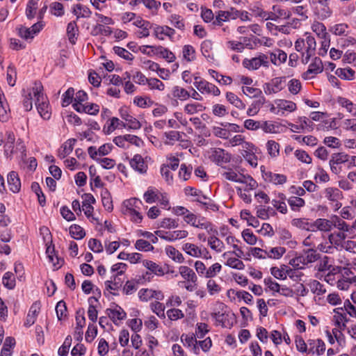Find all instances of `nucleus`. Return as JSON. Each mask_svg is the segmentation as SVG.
Returning <instances> with one entry per match:
<instances>
[{
  "label": "nucleus",
  "instance_id": "393cba45",
  "mask_svg": "<svg viewBox=\"0 0 356 356\" xmlns=\"http://www.w3.org/2000/svg\"><path fill=\"white\" fill-rule=\"evenodd\" d=\"M78 32L79 28L77 26L76 22L75 21L70 22L67 26V35L70 43H76Z\"/></svg>",
  "mask_w": 356,
  "mask_h": 356
},
{
  "label": "nucleus",
  "instance_id": "e433bc0d",
  "mask_svg": "<svg viewBox=\"0 0 356 356\" xmlns=\"http://www.w3.org/2000/svg\"><path fill=\"white\" fill-rule=\"evenodd\" d=\"M69 230L71 236L76 240L82 239L86 236L84 229L78 225H71Z\"/></svg>",
  "mask_w": 356,
  "mask_h": 356
},
{
  "label": "nucleus",
  "instance_id": "aec40b11",
  "mask_svg": "<svg viewBox=\"0 0 356 356\" xmlns=\"http://www.w3.org/2000/svg\"><path fill=\"white\" fill-rule=\"evenodd\" d=\"M46 254L49 261L51 263L56 269L60 268L64 264V259L56 254L54 248L48 246L46 250Z\"/></svg>",
  "mask_w": 356,
  "mask_h": 356
},
{
  "label": "nucleus",
  "instance_id": "13d9d810",
  "mask_svg": "<svg viewBox=\"0 0 356 356\" xmlns=\"http://www.w3.org/2000/svg\"><path fill=\"white\" fill-rule=\"evenodd\" d=\"M135 247L140 251H151L154 250V247L151 243L143 239H138L136 241Z\"/></svg>",
  "mask_w": 356,
  "mask_h": 356
},
{
  "label": "nucleus",
  "instance_id": "9d476101",
  "mask_svg": "<svg viewBox=\"0 0 356 356\" xmlns=\"http://www.w3.org/2000/svg\"><path fill=\"white\" fill-rule=\"evenodd\" d=\"M154 233L157 236L168 241H173L177 239L186 238L188 234L186 230H177L173 232L157 230Z\"/></svg>",
  "mask_w": 356,
  "mask_h": 356
},
{
  "label": "nucleus",
  "instance_id": "20e7f679",
  "mask_svg": "<svg viewBox=\"0 0 356 356\" xmlns=\"http://www.w3.org/2000/svg\"><path fill=\"white\" fill-rule=\"evenodd\" d=\"M268 59V58L266 54L260 53L257 57L251 59L245 58L243 60V65L250 70H256L261 66L268 67L269 61Z\"/></svg>",
  "mask_w": 356,
  "mask_h": 356
},
{
  "label": "nucleus",
  "instance_id": "423d86ee",
  "mask_svg": "<svg viewBox=\"0 0 356 356\" xmlns=\"http://www.w3.org/2000/svg\"><path fill=\"white\" fill-rule=\"evenodd\" d=\"M312 3L315 6V13L320 19H325L331 16L330 0H312Z\"/></svg>",
  "mask_w": 356,
  "mask_h": 356
},
{
  "label": "nucleus",
  "instance_id": "cd10ccee",
  "mask_svg": "<svg viewBox=\"0 0 356 356\" xmlns=\"http://www.w3.org/2000/svg\"><path fill=\"white\" fill-rule=\"evenodd\" d=\"M172 95L175 98H177L181 101H185L191 97V94L186 89L175 86L172 89Z\"/></svg>",
  "mask_w": 356,
  "mask_h": 356
},
{
  "label": "nucleus",
  "instance_id": "f8f14e48",
  "mask_svg": "<svg viewBox=\"0 0 356 356\" xmlns=\"http://www.w3.org/2000/svg\"><path fill=\"white\" fill-rule=\"evenodd\" d=\"M105 313L116 325H118V321L124 320L127 317V313L120 306L116 304H115V307L113 309H106Z\"/></svg>",
  "mask_w": 356,
  "mask_h": 356
},
{
  "label": "nucleus",
  "instance_id": "09e8293b",
  "mask_svg": "<svg viewBox=\"0 0 356 356\" xmlns=\"http://www.w3.org/2000/svg\"><path fill=\"white\" fill-rule=\"evenodd\" d=\"M288 203L293 211H297L299 208L304 207L305 202L300 197H291L288 199Z\"/></svg>",
  "mask_w": 356,
  "mask_h": 356
},
{
  "label": "nucleus",
  "instance_id": "5fc2aeb1",
  "mask_svg": "<svg viewBox=\"0 0 356 356\" xmlns=\"http://www.w3.org/2000/svg\"><path fill=\"white\" fill-rule=\"evenodd\" d=\"M193 168L191 165H187L185 163H182L180 166L179 172V176L182 178L184 181L188 180L191 175Z\"/></svg>",
  "mask_w": 356,
  "mask_h": 356
},
{
  "label": "nucleus",
  "instance_id": "9b49d317",
  "mask_svg": "<svg viewBox=\"0 0 356 356\" xmlns=\"http://www.w3.org/2000/svg\"><path fill=\"white\" fill-rule=\"evenodd\" d=\"M237 13L238 10L234 8H230L229 10L226 11L220 10L218 12L216 19L213 21V24L222 26L223 22L236 19L238 18Z\"/></svg>",
  "mask_w": 356,
  "mask_h": 356
},
{
  "label": "nucleus",
  "instance_id": "4be33fe9",
  "mask_svg": "<svg viewBox=\"0 0 356 356\" xmlns=\"http://www.w3.org/2000/svg\"><path fill=\"white\" fill-rule=\"evenodd\" d=\"M179 273L181 277L188 282L195 284L197 277L193 269L186 266H181L179 268Z\"/></svg>",
  "mask_w": 356,
  "mask_h": 356
},
{
  "label": "nucleus",
  "instance_id": "4d7b16f0",
  "mask_svg": "<svg viewBox=\"0 0 356 356\" xmlns=\"http://www.w3.org/2000/svg\"><path fill=\"white\" fill-rule=\"evenodd\" d=\"M56 312L58 320L67 316V307L63 300L59 301L56 306Z\"/></svg>",
  "mask_w": 356,
  "mask_h": 356
},
{
  "label": "nucleus",
  "instance_id": "864d4df0",
  "mask_svg": "<svg viewBox=\"0 0 356 356\" xmlns=\"http://www.w3.org/2000/svg\"><path fill=\"white\" fill-rule=\"evenodd\" d=\"M74 90L73 88H69L63 95L62 106L65 107L71 104L74 99Z\"/></svg>",
  "mask_w": 356,
  "mask_h": 356
},
{
  "label": "nucleus",
  "instance_id": "f03ea898",
  "mask_svg": "<svg viewBox=\"0 0 356 356\" xmlns=\"http://www.w3.org/2000/svg\"><path fill=\"white\" fill-rule=\"evenodd\" d=\"M184 191L186 195L197 197L195 201L204 206L206 210H211L213 211H217L218 210V206L213 203L211 200H209V202L204 201V200H207L209 198L202 193V191L191 186H188L185 188Z\"/></svg>",
  "mask_w": 356,
  "mask_h": 356
},
{
  "label": "nucleus",
  "instance_id": "72a5a7b5",
  "mask_svg": "<svg viewBox=\"0 0 356 356\" xmlns=\"http://www.w3.org/2000/svg\"><path fill=\"white\" fill-rule=\"evenodd\" d=\"M208 243L210 245V248L217 252H222V250L225 248L223 242L215 235H212L208 238Z\"/></svg>",
  "mask_w": 356,
  "mask_h": 356
},
{
  "label": "nucleus",
  "instance_id": "473e14b6",
  "mask_svg": "<svg viewBox=\"0 0 356 356\" xmlns=\"http://www.w3.org/2000/svg\"><path fill=\"white\" fill-rule=\"evenodd\" d=\"M165 252L167 255L175 261L181 263L184 260L182 254L172 246H167L165 248Z\"/></svg>",
  "mask_w": 356,
  "mask_h": 356
},
{
  "label": "nucleus",
  "instance_id": "2eb2a0df",
  "mask_svg": "<svg viewBox=\"0 0 356 356\" xmlns=\"http://www.w3.org/2000/svg\"><path fill=\"white\" fill-rule=\"evenodd\" d=\"M40 311V302L36 301L31 306L27 314L24 326L30 327L35 323L36 317Z\"/></svg>",
  "mask_w": 356,
  "mask_h": 356
},
{
  "label": "nucleus",
  "instance_id": "58836bf2",
  "mask_svg": "<svg viewBox=\"0 0 356 356\" xmlns=\"http://www.w3.org/2000/svg\"><path fill=\"white\" fill-rule=\"evenodd\" d=\"M335 74L342 79L353 80L355 76V71L351 68H338Z\"/></svg>",
  "mask_w": 356,
  "mask_h": 356
},
{
  "label": "nucleus",
  "instance_id": "79ce46f5",
  "mask_svg": "<svg viewBox=\"0 0 356 356\" xmlns=\"http://www.w3.org/2000/svg\"><path fill=\"white\" fill-rule=\"evenodd\" d=\"M106 288L107 290H118L122 285V281L118 275L111 277V280L105 282Z\"/></svg>",
  "mask_w": 356,
  "mask_h": 356
},
{
  "label": "nucleus",
  "instance_id": "7ed1b4c3",
  "mask_svg": "<svg viewBox=\"0 0 356 356\" xmlns=\"http://www.w3.org/2000/svg\"><path fill=\"white\" fill-rule=\"evenodd\" d=\"M349 155L344 152L334 153L329 161L330 170L335 175L339 174L342 170L341 165H346L348 161Z\"/></svg>",
  "mask_w": 356,
  "mask_h": 356
},
{
  "label": "nucleus",
  "instance_id": "4468645a",
  "mask_svg": "<svg viewBox=\"0 0 356 356\" xmlns=\"http://www.w3.org/2000/svg\"><path fill=\"white\" fill-rule=\"evenodd\" d=\"M32 90L36 108L40 106L42 102H49L47 97L43 93V86L40 82H35Z\"/></svg>",
  "mask_w": 356,
  "mask_h": 356
},
{
  "label": "nucleus",
  "instance_id": "412c9836",
  "mask_svg": "<svg viewBox=\"0 0 356 356\" xmlns=\"http://www.w3.org/2000/svg\"><path fill=\"white\" fill-rule=\"evenodd\" d=\"M8 184L10 190L13 193H18L21 188V181L18 174L15 171H11L8 175Z\"/></svg>",
  "mask_w": 356,
  "mask_h": 356
},
{
  "label": "nucleus",
  "instance_id": "ddd939ff",
  "mask_svg": "<svg viewBox=\"0 0 356 356\" xmlns=\"http://www.w3.org/2000/svg\"><path fill=\"white\" fill-rule=\"evenodd\" d=\"M146 47L151 49L152 54L159 56L169 63L175 61L176 58L175 54L171 51L162 46L146 45Z\"/></svg>",
  "mask_w": 356,
  "mask_h": 356
},
{
  "label": "nucleus",
  "instance_id": "de8ad7c7",
  "mask_svg": "<svg viewBox=\"0 0 356 356\" xmlns=\"http://www.w3.org/2000/svg\"><path fill=\"white\" fill-rule=\"evenodd\" d=\"M309 287L313 293L321 296L326 292L324 285L317 280H313L309 284Z\"/></svg>",
  "mask_w": 356,
  "mask_h": 356
},
{
  "label": "nucleus",
  "instance_id": "7c9ffc66",
  "mask_svg": "<svg viewBox=\"0 0 356 356\" xmlns=\"http://www.w3.org/2000/svg\"><path fill=\"white\" fill-rule=\"evenodd\" d=\"M325 197L331 202H337L343 197L341 191L336 188H327L325 189Z\"/></svg>",
  "mask_w": 356,
  "mask_h": 356
},
{
  "label": "nucleus",
  "instance_id": "603ef678",
  "mask_svg": "<svg viewBox=\"0 0 356 356\" xmlns=\"http://www.w3.org/2000/svg\"><path fill=\"white\" fill-rule=\"evenodd\" d=\"M182 53L184 58L188 62L193 60L195 58V51L191 45H184Z\"/></svg>",
  "mask_w": 356,
  "mask_h": 356
},
{
  "label": "nucleus",
  "instance_id": "4c0bfd02",
  "mask_svg": "<svg viewBox=\"0 0 356 356\" xmlns=\"http://www.w3.org/2000/svg\"><path fill=\"white\" fill-rule=\"evenodd\" d=\"M209 74L215 79L218 83L224 85H229L232 82V79L228 76H223L213 70H209Z\"/></svg>",
  "mask_w": 356,
  "mask_h": 356
},
{
  "label": "nucleus",
  "instance_id": "ea45409f",
  "mask_svg": "<svg viewBox=\"0 0 356 356\" xmlns=\"http://www.w3.org/2000/svg\"><path fill=\"white\" fill-rule=\"evenodd\" d=\"M112 33V30L108 26H104L102 24H97L95 25L92 31L91 34L92 35H104L106 36L110 35Z\"/></svg>",
  "mask_w": 356,
  "mask_h": 356
},
{
  "label": "nucleus",
  "instance_id": "5701e85b",
  "mask_svg": "<svg viewBox=\"0 0 356 356\" xmlns=\"http://www.w3.org/2000/svg\"><path fill=\"white\" fill-rule=\"evenodd\" d=\"M184 250L189 255L195 257H200L204 252L209 254L207 248L200 249L197 245L192 243H186L183 248Z\"/></svg>",
  "mask_w": 356,
  "mask_h": 356
},
{
  "label": "nucleus",
  "instance_id": "b1692460",
  "mask_svg": "<svg viewBox=\"0 0 356 356\" xmlns=\"http://www.w3.org/2000/svg\"><path fill=\"white\" fill-rule=\"evenodd\" d=\"M270 61L275 65H279L284 63L287 58V54L282 49H277L275 52L270 54Z\"/></svg>",
  "mask_w": 356,
  "mask_h": 356
},
{
  "label": "nucleus",
  "instance_id": "a211bd4d",
  "mask_svg": "<svg viewBox=\"0 0 356 356\" xmlns=\"http://www.w3.org/2000/svg\"><path fill=\"white\" fill-rule=\"evenodd\" d=\"M121 118L127 122V127L131 129H139L141 127L140 122L132 115H129L127 110L120 109Z\"/></svg>",
  "mask_w": 356,
  "mask_h": 356
},
{
  "label": "nucleus",
  "instance_id": "052dcab7",
  "mask_svg": "<svg viewBox=\"0 0 356 356\" xmlns=\"http://www.w3.org/2000/svg\"><path fill=\"white\" fill-rule=\"evenodd\" d=\"M257 152L253 151V152H248L245 151L242 153L243 156L245 158V159L249 163L250 165L252 167H257V157L255 155V153Z\"/></svg>",
  "mask_w": 356,
  "mask_h": 356
},
{
  "label": "nucleus",
  "instance_id": "49530a36",
  "mask_svg": "<svg viewBox=\"0 0 356 356\" xmlns=\"http://www.w3.org/2000/svg\"><path fill=\"white\" fill-rule=\"evenodd\" d=\"M113 49L115 54L124 58V60L131 61L134 58V56L123 47L115 46Z\"/></svg>",
  "mask_w": 356,
  "mask_h": 356
},
{
  "label": "nucleus",
  "instance_id": "1a4fd4ad",
  "mask_svg": "<svg viewBox=\"0 0 356 356\" xmlns=\"http://www.w3.org/2000/svg\"><path fill=\"white\" fill-rule=\"evenodd\" d=\"M143 264L150 271V273L147 272L146 274L143 276V279L145 280H150L152 273L158 276H163L165 274V268L160 266L152 261L147 259L143 260Z\"/></svg>",
  "mask_w": 356,
  "mask_h": 356
},
{
  "label": "nucleus",
  "instance_id": "3c124183",
  "mask_svg": "<svg viewBox=\"0 0 356 356\" xmlns=\"http://www.w3.org/2000/svg\"><path fill=\"white\" fill-rule=\"evenodd\" d=\"M37 110L42 118H43L45 120L50 119L51 113V109L49 108V102H42L40 106L37 107Z\"/></svg>",
  "mask_w": 356,
  "mask_h": 356
},
{
  "label": "nucleus",
  "instance_id": "f704fd0d",
  "mask_svg": "<svg viewBox=\"0 0 356 356\" xmlns=\"http://www.w3.org/2000/svg\"><path fill=\"white\" fill-rule=\"evenodd\" d=\"M265 103V98L261 97L259 99L254 101L247 111V114L249 116H253L258 113L261 106Z\"/></svg>",
  "mask_w": 356,
  "mask_h": 356
},
{
  "label": "nucleus",
  "instance_id": "6e6d98bb",
  "mask_svg": "<svg viewBox=\"0 0 356 356\" xmlns=\"http://www.w3.org/2000/svg\"><path fill=\"white\" fill-rule=\"evenodd\" d=\"M50 12L52 15L60 17L64 15V7L61 3L54 2L50 4Z\"/></svg>",
  "mask_w": 356,
  "mask_h": 356
},
{
  "label": "nucleus",
  "instance_id": "2f4dec72",
  "mask_svg": "<svg viewBox=\"0 0 356 356\" xmlns=\"http://www.w3.org/2000/svg\"><path fill=\"white\" fill-rule=\"evenodd\" d=\"M143 204L140 199L136 197L130 198L124 202V205L126 207L124 211H131L132 209L134 210H141Z\"/></svg>",
  "mask_w": 356,
  "mask_h": 356
},
{
  "label": "nucleus",
  "instance_id": "c85d7f7f",
  "mask_svg": "<svg viewBox=\"0 0 356 356\" xmlns=\"http://www.w3.org/2000/svg\"><path fill=\"white\" fill-rule=\"evenodd\" d=\"M93 301L98 302V299L93 296L88 298L89 307L88 309V318L94 324L97 320L98 312L96 307L93 305Z\"/></svg>",
  "mask_w": 356,
  "mask_h": 356
},
{
  "label": "nucleus",
  "instance_id": "c9c22d12",
  "mask_svg": "<svg viewBox=\"0 0 356 356\" xmlns=\"http://www.w3.org/2000/svg\"><path fill=\"white\" fill-rule=\"evenodd\" d=\"M275 104L279 109L292 112L296 109V104L291 102L285 99H277Z\"/></svg>",
  "mask_w": 356,
  "mask_h": 356
},
{
  "label": "nucleus",
  "instance_id": "8fccbe9b",
  "mask_svg": "<svg viewBox=\"0 0 356 356\" xmlns=\"http://www.w3.org/2000/svg\"><path fill=\"white\" fill-rule=\"evenodd\" d=\"M312 30L315 32L318 36L321 38H324L325 37L330 36V35L326 32L325 26L321 22H316L312 25Z\"/></svg>",
  "mask_w": 356,
  "mask_h": 356
},
{
  "label": "nucleus",
  "instance_id": "69168bd1",
  "mask_svg": "<svg viewBox=\"0 0 356 356\" xmlns=\"http://www.w3.org/2000/svg\"><path fill=\"white\" fill-rule=\"evenodd\" d=\"M346 234L343 232H339L337 233L331 234L329 236V240L331 243H334L335 245H339L340 242L345 240L346 238Z\"/></svg>",
  "mask_w": 356,
  "mask_h": 356
},
{
  "label": "nucleus",
  "instance_id": "774afa93",
  "mask_svg": "<svg viewBox=\"0 0 356 356\" xmlns=\"http://www.w3.org/2000/svg\"><path fill=\"white\" fill-rule=\"evenodd\" d=\"M97 334V326L93 323H90L88 327V330L86 333V340L88 342H91L95 338Z\"/></svg>",
  "mask_w": 356,
  "mask_h": 356
},
{
  "label": "nucleus",
  "instance_id": "338daca9",
  "mask_svg": "<svg viewBox=\"0 0 356 356\" xmlns=\"http://www.w3.org/2000/svg\"><path fill=\"white\" fill-rule=\"evenodd\" d=\"M242 236L244 241L250 245H254L257 243L256 236L249 229L243 231Z\"/></svg>",
  "mask_w": 356,
  "mask_h": 356
},
{
  "label": "nucleus",
  "instance_id": "f257e3e1",
  "mask_svg": "<svg viewBox=\"0 0 356 356\" xmlns=\"http://www.w3.org/2000/svg\"><path fill=\"white\" fill-rule=\"evenodd\" d=\"M320 259V254L314 249L304 250L302 254L290 260L289 264L297 268L302 269L305 265L313 263Z\"/></svg>",
  "mask_w": 356,
  "mask_h": 356
},
{
  "label": "nucleus",
  "instance_id": "e2e57ef3",
  "mask_svg": "<svg viewBox=\"0 0 356 356\" xmlns=\"http://www.w3.org/2000/svg\"><path fill=\"white\" fill-rule=\"evenodd\" d=\"M72 337L70 336H67L63 345L59 348L58 353L60 356H65L68 354L70 347L72 343Z\"/></svg>",
  "mask_w": 356,
  "mask_h": 356
},
{
  "label": "nucleus",
  "instance_id": "bb28decb",
  "mask_svg": "<svg viewBox=\"0 0 356 356\" xmlns=\"http://www.w3.org/2000/svg\"><path fill=\"white\" fill-rule=\"evenodd\" d=\"M332 225V222L327 219L318 218L310 227L312 231L314 230L313 227H316L321 231L327 232L331 229Z\"/></svg>",
  "mask_w": 356,
  "mask_h": 356
},
{
  "label": "nucleus",
  "instance_id": "bf43d9fd",
  "mask_svg": "<svg viewBox=\"0 0 356 356\" xmlns=\"http://www.w3.org/2000/svg\"><path fill=\"white\" fill-rule=\"evenodd\" d=\"M17 72L15 67L12 65H9L7 69L6 79L8 83L10 86H14L16 81Z\"/></svg>",
  "mask_w": 356,
  "mask_h": 356
},
{
  "label": "nucleus",
  "instance_id": "f3484780",
  "mask_svg": "<svg viewBox=\"0 0 356 356\" xmlns=\"http://www.w3.org/2000/svg\"><path fill=\"white\" fill-rule=\"evenodd\" d=\"M130 165L133 169L140 173H145L147 169V165L144 161L143 158L140 154H136L130 161Z\"/></svg>",
  "mask_w": 356,
  "mask_h": 356
},
{
  "label": "nucleus",
  "instance_id": "c03bdc74",
  "mask_svg": "<svg viewBox=\"0 0 356 356\" xmlns=\"http://www.w3.org/2000/svg\"><path fill=\"white\" fill-rule=\"evenodd\" d=\"M2 282L3 286L8 289H13L15 286V280L11 272H6L3 277Z\"/></svg>",
  "mask_w": 356,
  "mask_h": 356
},
{
  "label": "nucleus",
  "instance_id": "37998d69",
  "mask_svg": "<svg viewBox=\"0 0 356 356\" xmlns=\"http://www.w3.org/2000/svg\"><path fill=\"white\" fill-rule=\"evenodd\" d=\"M157 190L152 187H149L147 191L144 193L143 197L145 201L148 204H152L159 200Z\"/></svg>",
  "mask_w": 356,
  "mask_h": 356
},
{
  "label": "nucleus",
  "instance_id": "0eeeda50",
  "mask_svg": "<svg viewBox=\"0 0 356 356\" xmlns=\"http://www.w3.org/2000/svg\"><path fill=\"white\" fill-rule=\"evenodd\" d=\"M323 70V65L321 59L315 57L309 65L308 70L302 74V78L305 80L313 79L316 74L321 73Z\"/></svg>",
  "mask_w": 356,
  "mask_h": 356
},
{
  "label": "nucleus",
  "instance_id": "0e129e2a",
  "mask_svg": "<svg viewBox=\"0 0 356 356\" xmlns=\"http://www.w3.org/2000/svg\"><path fill=\"white\" fill-rule=\"evenodd\" d=\"M348 26L346 24H337L330 28V31L336 35H346Z\"/></svg>",
  "mask_w": 356,
  "mask_h": 356
},
{
  "label": "nucleus",
  "instance_id": "c756f323",
  "mask_svg": "<svg viewBox=\"0 0 356 356\" xmlns=\"http://www.w3.org/2000/svg\"><path fill=\"white\" fill-rule=\"evenodd\" d=\"M226 99L231 104L234 105L237 108L240 110L245 109V104L234 93L227 92L226 93Z\"/></svg>",
  "mask_w": 356,
  "mask_h": 356
},
{
  "label": "nucleus",
  "instance_id": "39448f33",
  "mask_svg": "<svg viewBox=\"0 0 356 356\" xmlns=\"http://www.w3.org/2000/svg\"><path fill=\"white\" fill-rule=\"evenodd\" d=\"M193 85L202 93L213 94L214 96H218L220 94L217 86L200 77H195Z\"/></svg>",
  "mask_w": 356,
  "mask_h": 356
},
{
  "label": "nucleus",
  "instance_id": "680f3d73",
  "mask_svg": "<svg viewBox=\"0 0 356 356\" xmlns=\"http://www.w3.org/2000/svg\"><path fill=\"white\" fill-rule=\"evenodd\" d=\"M181 341L185 346L188 347H191L193 344L197 343V341L194 334H182L181 336Z\"/></svg>",
  "mask_w": 356,
  "mask_h": 356
},
{
  "label": "nucleus",
  "instance_id": "a18cd8bd",
  "mask_svg": "<svg viewBox=\"0 0 356 356\" xmlns=\"http://www.w3.org/2000/svg\"><path fill=\"white\" fill-rule=\"evenodd\" d=\"M285 252L286 248L283 247L273 248L269 252L264 251L265 254L272 259H280Z\"/></svg>",
  "mask_w": 356,
  "mask_h": 356
},
{
  "label": "nucleus",
  "instance_id": "a878e982",
  "mask_svg": "<svg viewBox=\"0 0 356 356\" xmlns=\"http://www.w3.org/2000/svg\"><path fill=\"white\" fill-rule=\"evenodd\" d=\"M76 140L74 138L68 139L62 146L61 149L58 152V156L60 158H65L69 155L73 150L74 145H75Z\"/></svg>",
  "mask_w": 356,
  "mask_h": 356
},
{
  "label": "nucleus",
  "instance_id": "dca6fc26",
  "mask_svg": "<svg viewBox=\"0 0 356 356\" xmlns=\"http://www.w3.org/2000/svg\"><path fill=\"white\" fill-rule=\"evenodd\" d=\"M175 33V31L168 26L156 25L154 28V34L159 40H163V35L172 38Z\"/></svg>",
  "mask_w": 356,
  "mask_h": 356
},
{
  "label": "nucleus",
  "instance_id": "6ab92c4d",
  "mask_svg": "<svg viewBox=\"0 0 356 356\" xmlns=\"http://www.w3.org/2000/svg\"><path fill=\"white\" fill-rule=\"evenodd\" d=\"M263 177L266 181L272 182L274 184H283L286 183L287 178L284 175L273 173L272 172H263Z\"/></svg>",
  "mask_w": 356,
  "mask_h": 356
},
{
  "label": "nucleus",
  "instance_id": "6e6552de",
  "mask_svg": "<svg viewBox=\"0 0 356 356\" xmlns=\"http://www.w3.org/2000/svg\"><path fill=\"white\" fill-rule=\"evenodd\" d=\"M209 159L218 165L227 163L232 159L231 154L222 148H214L211 150Z\"/></svg>",
  "mask_w": 356,
  "mask_h": 356
},
{
  "label": "nucleus",
  "instance_id": "a19ab883",
  "mask_svg": "<svg viewBox=\"0 0 356 356\" xmlns=\"http://www.w3.org/2000/svg\"><path fill=\"white\" fill-rule=\"evenodd\" d=\"M266 148L271 157H277L280 154V144L275 140H268L266 143Z\"/></svg>",
  "mask_w": 356,
  "mask_h": 356
}]
</instances>
